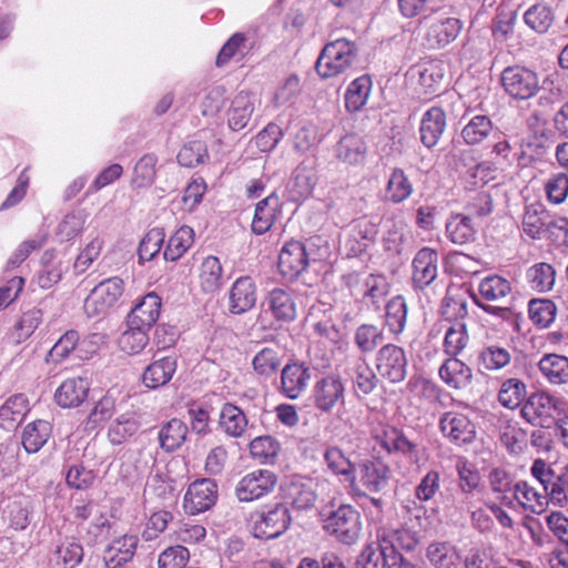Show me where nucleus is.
<instances>
[{"label": "nucleus", "instance_id": "33", "mask_svg": "<svg viewBox=\"0 0 568 568\" xmlns=\"http://www.w3.org/2000/svg\"><path fill=\"white\" fill-rule=\"evenodd\" d=\"M549 213L542 204L535 202L526 205L521 226L524 233L532 240H539L547 232Z\"/></svg>", "mask_w": 568, "mask_h": 568}, {"label": "nucleus", "instance_id": "8", "mask_svg": "<svg viewBox=\"0 0 568 568\" xmlns=\"http://www.w3.org/2000/svg\"><path fill=\"white\" fill-rule=\"evenodd\" d=\"M277 485V476L265 468L245 474L236 484L235 495L242 503H251L271 495Z\"/></svg>", "mask_w": 568, "mask_h": 568}, {"label": "nucleus", "instance_id": "2", "mask_svg": "<svg viewBox=\"0 0 568 568\" xmlns=\"http://www.w3.org/2000/svg\"><path fill=\"white\" fill-rule=\"evenodd\" d=\"M389 479V468L378 459H365L355 468L348 481L351 494L366 496L383 490Z\"/></svg>", "mask_w": 568, "mask_h": 568}, {"label": "nucleus", "instance_id": "31", "mask_svg": "<svg viewBox=\"0 0 568 568\" xmlns=\"http://www.w3.org/2000/svg\"><path fill=\"white\" fill-rule=\"evenodd\" d=\"M462 28V22L456 18L437 19L429 24L426 40L430 47H446L458 37Z\"/></svg>", "mask_w": 568, "mask_h": 568}, {"label": "nucleus", "instance_id": "6", "mask_svg": "<svg viewBox=\"0 0 568 568\" xmlns=\"http://www.w3.org/2000/svg\"><path fill=\"white\" fill-rule=\"evenodd\" d=\"M565 400L545 392L532 393L521 407L523 417L530 424L549 427L556 414L564 412Z\"/></svg>", "mask_w": 568, "mask_h": 568}, {"label": "nucleus", "instance_id": "53", "mask_svg": "<svg viewBox=\"0 0 568 568\" xmlns=\"http://www.w3.org/2000/svg\"><path fill=\"white\" fill-rule=\"evenodd\" d=\"M478 292L485 301L501 302L511 293V284L499 275H490L480 281Z\"/></svg>", "mask_w": 568, "mask_h": 568}, {"label": "nucleus", "instance_id": "16", "mask_svg": "<svg viewBox=\"0 0 568 568\" xmlns=\"http://www.w3.org/2000/svg\"><path fill=\"white\" fill-rule=\"evenodd\" d=\"M263 307L278 322H293L297 315L296 301L293 292L287 288L271 290L263 301Z\"/></svg>", "mask_w": 568, "mask_h": 568}, {"label": "nucleus", "instance_id": "11", "mask_svg": "<svg viewBox=\"0 0 568 568\" xmlns=\"http://www.w3.org/2000/svg\"><path fill=\"white\" fill-rule=\"evenodd\" d=\"M345 283L351 293L366 305L379 307L381 302L389 292V284L385 276L369 274L361 280L357 274L345 276Z\"/></svg>", "mask_w": 568, "mask_h": 568}, {"label": "nucleus", "instance_id": "29", "mask_svg": "<svg viewBox=\"0 0 568 568\" xmlns=\"http://www.w3.org/2000/svg\"><path fill=\"white\" fill-rule=\"evenodd\" d=\"M178 363L173 356H165L152 362L142 374L143 384L150 389L166 385L176 372Z\"/></svg>", "mask_w": 568, "mask_h": 568}, {"label": "nucleus", "instance_id": "25", "mask_svg": "<svg viewBox=\"0 0 568 568\" xmlns=\"http://www.w3.org/2000/svg\"><path fill=\"white\" fill-rule=\"evenodd\" d=\"M446 113L439 106L429 108L422 116L419 134L422 143L428 148H434L440 140L446 130Z\"/></svg>", "mask_w": 568, "mask_h": 568}, {"label": "nucleus", "instance_id": "10", "mask_svg": "<svg viewBox=\"0 0 568 568\" xmlns=\"http://www.w3.org/2000/svg\"><path fill=\"white\" fill-rule=\"evenodd\" d=\"M501 84L514 99L528 100L539 91L537 73L520 65L507 67L501 73Z\"/></svg>", "mask_w": 568, "mask_h": 568}, {"label": "nucleus", "instance_id": "4", "mask_svg": "<svg viewBox=\"0 0 568 568\" xmlns=\"http://www.w3.org/2000/svg\"><path fill=\"white\" fill-rule=\"evenodd\" d=\"M124 292V282L119 276H112L97 284L84 301V312L89 317L105 315L115 306Z\"/></svg>", "mask_w": 568, "mask_h": 568}, {"label": "nucleus", "instance_id": "14", "mask_svg": "<svg viewBox=\"0 0 568 568\" xmlns=\"http://www.w3.org/2000/svg\"><path fill=\"white\" fill-rule=\"evenodd\" d=\"M374 438L389 454H400L412 462L419 458L417 445L395 427L384 425L376 428Z\"/></svg>", "mask_w": 568, "mask_h": 568}, {"label": "nucleus", "instance_id": "59", "mask_svg": "<svg viewBox=\"0 0 568 568\" xmlns=\"http://www.w3.org/2000/svg\"><path fill=\"white\" fill-rule=\"evenodd\" d=\"M527 277L531 288L548 292L555 284L556 272L548 263H537L527 271Z\"/></svg>", "mask_w": 568, "mask_h": 568}, {"label": "nucleus", "instance_id": "51", "mask_svg": "<svg viewBox=\"0 0 568 568\" xmlns=\"http://www.w3.org/2000/svg\"><path fill=\"white\" fill-rule=\"evenodd\" d=\"M194 243V231L190 226L183 225L175 231L169 239L164 251V258L168 261H178L181 258Z\"/></svg>", "mask_w": 568, "mask_h": 568}, {"label": "nucleus", "instance_id": "49", "mask_svg": "<svg viewBox=\"0 0 568 568\" xmlns=\"http://www.w3.org/2000/svg\"><path fill=\"white\" fill-rule=\"evenodd\" d=\"M494 131V124L487 115L473 116L462 130V138L467 145H476L486 140Z\"/></svg>", "mask_w": 568, "mask_h": 568}, {"label": "nucleus", "instance_id": "12", "mask_svg": "<svg viewBox=\"0 0 568 568\" xmlns=\"http://www.w3.org/2000/svg\"><path fill=\"white\" fill-rule=\"evenodd\" d=\"M402 555L390 545L382 540L367 544L356 560L357 568H400Z\"/></svg>", "mask_w": 568, "mask_h": 568}, {"label": "nucleus", "instance_id": "40", "mask_svg": "<svg viewBox=\"0 0 568 568\" xmlns=\"http://www.w3.org/2000/svg\"><path fill=\"white\" fill-rule=\"evenodd\" d=\"M514 497L524 509L541 514L548 505L549 496L545 491H538L527 481H518L514 486Z\"/></svg>", "mask_w": 568, "mask_h": 568}, {"label": "nucleus", "instance_id": "41", "mask_svg": "<svg viewBox=\"0 0 568 568\" xmlns=\"http://www.w3.org/2000/svg\"><path fill=\"white\" fill-rule=\"evenodd\" d=\"M413 184L402 169H394L388 176L384 200L392 204H400L413 193Z\"/></svg>", "mask_w": 568, "mask_h": 568}, {"label": "nucleus", "instance_id": "9", "mask_svg": "<svg viewBox=\"0 0 568 568\" xmlns=\"http://www.w3.org/2000/svg\"><path fill=\"white\" fill-rule=\"evenodd\" d=\"M407 355L400 346L386 344L376 353V371L383 379L392 384H397L405 379L407 375Z\"/></svg>", "mask_w": 568, "mask_h": 568}, {"label": "nucleus", "instance_id": "36", "mask_svg": "<svg viewBox=\"0 0 568 568\" xmlns=\"http://www.w3.org/2000/svg\"><path fill=\"white\" fill-rule=\"evenodd\" d=\"M280 212V200L275 195H268L256 204L252 221V231L262 235L271 230Z\"/></svg>", "mask_w": 568, "mask_h": 568}, {"label": "nucleus", "instance_id": "37", "mask_svg": "<svg viewBox=\"0 0 568 568\" xmlns=\"http://www.w3.org/2000/svg\"><path fill=\"white\" fill-rule=\"evenodd\" d=\"M538 368L541 375L551 385H564L568 383V357L558 354H546L539 363Z\"/></svg>", "mask_w": 568, "mask_h": 568}, {"label": "nucleus", "instance_id": "1", "mask_svg": "<svg viewBox=\"0 0 568 568\" xmlns=\"http://www.w3.org/2000/svg\"><path fill=\"white\" fill-rule=\"evenodd\" d=\"M427 529V517L424 507H419L414 516H410L402 527H381L377 538L386 546L399 549L413 550L420 541L422 532Z\"/></svg>", "mask_w": 568, "mask_h": 568}, {"label": "nucleus", "instance_id": "23", "mask_svg": "<svg viewBox=\"0 0 568 568\" xmlns=\"http://www.w3.org/2000/svg\"><path fill=\"white\" fill-rule=\"evenodd\" d=\"M311 372L303 363H288L281 373V390L291 399H296L306 389Z\"/></svg>", "mask_w": 568, "mask_h": 568}, {"label": "nucleus", "instance_id": "62", "mask_svg": "<svg viewBox=\"0 0 568 568\" xmlns=\"http://www.w3.org/2000/svg\"><path fill=\"white\" fill-rule=\"evenodd\" d=\"M156 158L153 154H145L134 166L132 184L135 187H148L155 181Z\"/></svg>", "mask_w": 568, "mask_h": 568}, {"label": "nucleus", "instance_id": "61", "mask_svg": "<svg viewBox=\"0 0 568 568\" xmlns=\"http://www.w3.org/2000/svg\"><path fill=\"white\" fill-rule=\"evenodd\" d=\"M87 215L82 211L67 214L58 225L57 236L60 241H71L79 236L85 225Z\"/></svg>", "mask_w": 568, "mask_h": 568}, {"label": "nucleus", "instance_id": "32", "mask_svg": "<svg viewBox=\"0 0 568 568\" xmlns=\"http://www.w3.org/2000/svg\"><path fill=\"white\" fill-rule=\"evenodd\" d=\"M367 148L362 136L355 133L345 134L335 145V156L348 165H359L365 161Z\"/></svg>", "mask_w": 568, "mask_h": 568}, {"label": "nucleus", "instance_id": "5", "mask_svg": "<svg viewBox=\"0 0 568 568\" xmlns=\"http://www.w3.org/2000/svg\"><path fill=\"white\" fill-rule=\"evenodd\" d=\"M323 528L337 540L354 544L362 530L361 515L351 505H341L324 519Z\"/></svg>", "mask_w": 568, "mask_h": 568}, {"label": "nucleus", "instance_id": "63", "mask_svg": "<svg viewBox=\"0 0 568 568\" xmlns=\"http://www.w3.org/2000/svg\"><path fill=\"white\" fill-rule=\"evenodd\" d=\"M383 331L373 324L358 326L354 336L356 346L363 353L373 352L383 342Z\"/></svg>", "mask_w": 568, "mask_h": 568}, {"label": "nucleus", "instance_id": "27", "mask_svg": "<svg viewBox=\"0 0 568 568\" xmlns=\"http://www.w3.org/2000/svg\"><path fill=\"white\" fill-rule=\"evenodd\" d=\"M138 546V537L123 535L114 539L104 550L103 560L108 568H120L130 561Z\"/></svg>", "mask_w": 568, "mask_h": 568}, {"label": "nucleus", "instance_id": "54", "mask_svg": "<svg viewBox=\"0 0 568 568\" xmlns=\"http://www.w3.org/2000/svg\"><path fill=\"white\" fill-rule=\"evenodd\" d=\"M323 457L328 471L344 477L347 483L349 481L355 466L341 448L329 446L325 449Z\"/></svg>", "mask_w": 568, "mask_h": 568}, {"label": "nucleus", "instance_id": "50", "mask_svg": "<svg viewBox=\"0 0 568 568\" xmlns=\"http://www.w3.org/2000/svg\"><path fill=\"white\" fill-rule=\"evenodd\" d=\"M50 434V423L38 419L26 426L22 433V445L28 453H37L47 443Z\"/></svg>", "mask_w": 568, "mask_h": 568}, {"label": "nucleus", "instance_id": "39", "mask_svg": "<svg viewBox=\"0 0 568 568\" xmlns=\"http://www.w3.org/2000/svg\"><path fill=\"white\" fill-rule=\"evenodd\" d=\"M187 426L179 418H172L163 424L159 430L158 438L160 447L166 453L179 449L186 440Z\"/></svg>", "mask_w": 568, "mask_h": 568}, {"label": "nucleus", "instance_id": "21", "mask_svg": "<svg viewBox=\"0 0 568 568\" xmlns=\"http://www.w3.org/2000/svg\"><path fill=\"white\" fill-rule=\"evenodd\" d=\"M314 405L322 412H329L344 397V385L339 377L325 376L318 379L312 394Z\"/></svg>", "mask_w": 568, "mask_h": 568}, {"label": "nucleus", "instance_id": "13", "mask_svg": "<svg viewBox=\"0 0 568 568\" xmlns=\"http://www.w3.org/2000/svg\"><path fill=\"white\" fill-rule=\"evenodd\" d=\"M217 498V485L211 479H199L193 481L183 500L186 513L196 515L210 509Z\"/></svg>", "mask_w": 568, "mask_h": 568}, {"label": "nucleus", "instance_id": "57", "mask_svg": "<svg viewBox=\"0 0 568 568\" xmlns=\"http://www.w3.org/2000/svg\"><path fill=\"white\" fill-rule=\"evenodd\" d=\"M148 344V329L134 325H128V329L119 337L120 349L129 355L141 353Z\"/></svg>", "mask_w": 568, "mask_h": 568}, {"label": "nucleus", "instance_id": "28", "mask_svg": "<svg viewBox=\"0 0 568 568\" xmlns=\"http://www.w3.org/2000/svg\"><path fill=\"white\" fill-rule=\"evenodd\" d=\"M255 97L244 91L233 98L227 110V123L233 131H240L248 124L255 109Z\"/></svg>", "mask_w": 568, "mask_h": 568}, {"label": "nucleus", "instance_id": "17", "mask_svg": "<svg viewBox=\"0 0 568 568\" xmlns=\"http://www.w3.org/2000/svg\"><path fill=\"white\" fill-rule=\"evenodd\" d=\"M378 224L367 216L355 220L345 241L347 254L356 256L363 253L376 239Z\"/></svg>", "mask_w": 568, "mask_h": 568}, {"label": "nucleus", "instance_id": "34", "mask_svg": "<svg viewBox=\"0 0 568 568\" xmlns=\"http://www.w3.org/2000/svg\"><path fill=\"white\" fill-rule=\"evenodd\" d=\"M425 557L432 568H456L460 561V554L449 541H432L425 549Z\"/></svg>", "mask_w": 568, "mask_h": 568}, {"label": "nucleus", "instance_id": "35", "mask_svg": "<svg viewBox=\"0 0 568 568\" xmlns=\"http://www.w3.org/2000/svg\"><path fill=\"white\" fill-rule=\"evenodd\" d=\"M440 379L452 388L460 389L466 387L473 377L471 369L457 356H449L439 367Z\"/></svg>", "mask_w": 568, "mask_h": 568}, {"label": "nucleus", "instance_id": "45", "mask_svg": "<svg viewBox=\"0 0 568 568\" xmlns=\"http://www.w3.org/2000/svg\"><path fill=\"white\" fill-rule=\"evenodd\" d=\"M219 424L227 436L237 438L244 434L247 427V418L240 407L226 403L221 409Z\"/></svg>", "mask_w": 568, "mask_h": 568}, {"label": "nucleus", "instance_id": "15", "mask_svg": "<svg viewBox=\"0 0 568 568\" xmlns=\"http://www.w3.org/2000/svg\"><path fill=\"white\" fill-rule=\"evenodd\" d=\"M444 437L457 445L471 443L476 435L473 422L463 413L446 412L439 419Z\"/></svg>", "mask_w": 568, "mask_h": 568}, {"label": "nucleus", "instance_id": "58", "mask_svg": "<svg viewBox=\"0 0 568 568\" xmlns=\"http://www.w3.org/2000/svg\"><path fill=\"white\" fill-rule=\"evenodd\" d=\"M525 23L537 33H546L554 22V13L546 4H534L524 14Z\"/></svg>", "mask_w": 568, "mask_h": 568}, {"label": "nucleus", "instance_id": "38", "mask_svg": "<svg viewBox=\"0 0 568 568\" xmlns=\"http://www.w3.org/2000/svg\"><path fill=\"white\" fill-rule=\"evenodd\" d=\"M418 77V84L426 95L435 94L444 78V68L440 61H426L412 70Z\"/></svg>", "mask_w": 568, "mask_h": 568}, {"label": "nucleus", "instance_id": "43", "mask_svg": "<svg viewBox=\"0 0 568 568\" xmlns=\"http://www.w3.org/2000/svg\"><path fill=\"white\" fill-rule=\"evenodd\" d=\"M199 284L204 293L217 292L223 285V268L215 256H206L199 270Z\"/></svg>", "mask_w": 568, "mask_h": 568}, {"label": "nucleus", "instance_id": "19", "mask_svg": "<svg viewBox=\"0 0 568 568\" xmlns=\"http://www.w3.org/2000/svg\"><path fill=\"white\" fill-rule=\"evenodd\" d=\"M412 281L415 288L429 286L438 275V253L429 247L420 248L412 262Z\"/></svg>", "mask_w": 568, "mask_h": 568}, {"label": "nucleus", "instance_id": "26", "mask_svg": "<svg viewBox=\"0 0 568 568\" xmlns=\"http://www.w3.org/2000/svg\"><path fill=\"white\" fill-rule=\"evenodd\" d=\"M161 311V298L155 293L146 294L131 311L128 325L150 329L158 321Z\"/></svg>", "mask_w": 568, "mask_h": 568}, {"label": "nucleus", "instance_id": "7", "mask_svg": "<svg viewBox=\"0 0 568 568\" xmlns=\"http://www.w3.org/2000/svg\"><path fill=\"white\" fill-rule=\"evenodd\" d=\"M291 520L288 508L276 504L272 508L252 514L251 530L256 538L273 539L287 530Z\"/></svg>", "mask_w": 568, "mask_h": 568}, {"label": "nucleus", "instance_id": "48", "mask_svg": "<svg viewBox=\"0 0 568 568\" xmlns=\"http://www.w3.org/2000/svg\"><path fill=\"white\" fill-rule=\"evenodd\" d=\"M446 235L455 244H466L475 239L476 229L469 215H452L446 223Z\"/></svg>", "mask_w": 568, "mask_h": 568}, {"label": "nucleus", "instance_id": "18", "mask_svg": "<svg viewBox=\"0 0 568 568\" xmlns=\"http://www.w3.org/2000/svg\"><path fill=\"white\" fill-rule=\"evenodd\" d=\"M310 263L306 248L302 242L290 241L281 250L278 255V270L281 274L290 280L297 277L304 272Z\"/></svg>", "mask_w": 568, "mask_h": 568}, {"label": "nucleus", "instance_id": "24", "mask_svg": "<svg viewBox=\"0 0 568 568\" xmlns=\"http://www.w3.org/2000/svg\"><path fill=\"white\" fill-rule=\"evenodd\" d=\"M284 500L295 509L305 510L312 508L316 500V494L308 480L301 477H292L282 487Z\"/></svg>", "mask_w": 568, "mask_h": 568}, {"label": "nucleus", "instance_id": "55", "mask_svg": "<svg viewBox=\"0 0 568 568\" xmlns=\"http://www.w3.org/2000/svg\"><path fill=\"white\" fill-rule=\"evenodd\" d=\"M526 394V384L523 381L518 378H508L500 385L498 400L504 407L515 409L521 405Z\"/></svg>", "mask_w": 568, "mask_h": 568}, {"label": "nucleus", "instance_id": "20", "mask_svg": "<svg viewBox=\"0 0 568 568\" xmlns=\"http://www.w3.org/2000/svg\"><path fill=\"white\" fill-rule=\"evenodd\" d=\"M256 285L252 277L241 276L229 292V311L241 315L252 310L256 304Z\"/></svg>", "mask_w": 568, "mask_h": 568}, {"label": "nucleus", "instance_id": "60", "mask_svg": "<svg viewBox=\"0 0 568 568\" xmlns=\"http://www.w3.org/2000/svg\"><path fill=\"white\" fill-rule=\"evenodd\" d=\"M511 355L505 347L491 345L483 348L478 354L479 365L488 371H496L510 363Z\"/></svg>", "mask_w": 568, "mask_h": 568}, {"label": "nucleus", "instance_id": "56", "mask_svg": "<svg viewBox=\"0 0 568 568\" xmlns=\"http://www.w3.org/2000/svg\"><path fill=\"white\" fill-rule=\"evenodd\" d=\"M469 341L468 332L465 323L456 322L450 324L444 336V352L449 356L459 355Z\"/></svg>", "mask_w": 568, "mask_h": 568}, {"label": "nucleus", "instance_id": "44", "mask_svg": "<svg viewBox=\"0 0 568 568\" xmlns=\"http://www.w3.org/2000/svg\"><path fill=\"white\" fill-rule=\"evenodd\" d=\"M28 412V402L21 394L9 397L0 407V427L12 430Z\"/></svg>", "mask_w": 568, "mask_h": 568}, {"label": "nucleus", "instance_id": "3", "mask_svg": "<svg viewBox=\"0 0 568 568\" xmlns=\"http://www.w3.org/2000/svg\"><path fill=\"white\" fill-rule=\"evenodd\" d=\"M356 45L346 40L337 39L326 44L317 61L316 71L322 78H332L347 71L356 59Z\"/></svg>", "mask_w": 568, "mask_h": 568}, {"label": "nucleus", "instance_id": "46", "mask_svg": "<svg viewBox=\"0 0 568 568\" xmlns=\"http://www.w3.org/2000/svg\"><path fill=\"white\" fill-rule=\"evenodd\" d=\"M139 426L134 412L123 413L110 424L108 438L113 445H121L138 432Z\"/></svg>", "mask_w": 568, "mask_h": 568}, {"label": "nucleus", "instance_id": "30", "mask_svg": "<svg viewBox=\"0 0 568 568\" xmlns=\"http://www.w3.org/2000/svg\"><path fill=\"white\" fill-rule=\"evenodd\" d=\"M89 393V383L82 377L65 379L55 390L54 398L59 406L64 408L78 407L84 402Z\"/></svg>", "mask_w": 568, "mask_h": 568}, {"label": "nucleus", "instance_id": "52", "mask_svg": "<svg viewBox=\"0 0 568 568\" xmlns=\"http://www.w3.org/2000/svg\"><path fill=\"white\" fill-rule=\"evenodd\" d=\"M282 363V356L277 347L265 346L260 349L252 359L254 372L263 377L274 375Z\"/></svg>", "mask_w": 568, "mask_h": 568}, {"label": "nucleus", "instance_id": "42", "mask_svg": "<svg viewBox=\"0 0 568 568\" xmlns=\"http://www.w3.org/2000/svg\"><path fill=\"white\" fill-rule=\"evenodd\" d=\"M372 91V80L368 75H361L353 80L344 94L345 108L348 112L361 111L369 98Z\"/></svg>", "mask_w": 568, "mask_h": 568}, {"label": "nucleus", "instance_id": "47", "mask_svg": "<svg viewBox=\"0 0 568 568\" xmlns=\"http://www.w3.org/2000/svg\"><path fill=\"white\" fill-rule=\"evenodd\" d=\"M407 321V304L402 295L392 297L385 306V326L395 335H400Z\"/></svg>", "mask_w": 568, "mask_h": 568}, {"label": "nucleus", "instance_id": "64", "mask_svg": "<svg viewBox=\"0 0 568 568\" xmlns=\"http://www.w3.org/2000/svg\"><path fill=\"white\" fill-rule=\"evenodd\" d=\"M529 317L539 327H548L556 317V305L550 300H532L528 307Z\"/></svg>", "mask_w": 568, "mask_h": 568}, {"label": "nucleus", "instance_id": "22", "mask_svg": "<svg viewBox=\"0 0 568 568\" xmlns=\"http://www.w3.org/2000/svg\"><path fill=\"white\" fill-rule=\"evenodd\" d=\"M89 342L91 341H80L78 332L68 331L51 347L47 356V362L60 363L68 358L72 352H75L79 358L88 357L95 353V348H85Z\"/></svg>", "mask_w": 568, "mask_h": 568}]
</instances>
